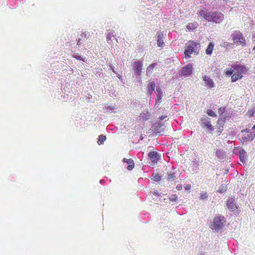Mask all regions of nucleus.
Returning a JSON list of instances; mask_svg holds the SVG:
<instances>
[{
  "instance_id": "f257e3e1",
  "label": "nucleus",
  "mask_w": 255,
  "mask_h": 255,
  "mask_svg": "<svg viewBox=\"0 0 255 255\" xmlns=\"http://www.w3.org/2000/svg\"><path fill=\"white\" fill-rule=\"evenodd\" d=\"M200 48V44L199 42L189 40L185 45L184 55L186 58H190L191 55L193 53L197 54Z\"/></svg>"
},
{
  "instance_id": "f03ea898",
  "label": "nucleus",
  "mask_w": 255,
  "mask_h": 255,
  "mask_svg": "<svg viewBox=\"0 0 255 255\" xmlns=\"http://www.w3.org/2000/svg\"><path fill=\"white\" fill-rule=\"evenodd\" d=\"M233 40V44L237 46L241 45L244 46L246 45V41L243 33L240 30L234 31L231 35Z\"/></svg>"
},
{
  "instance_id": "7ed1b4c3",
  "label": "nucleus",
  "mask_w": 255,
  "mask_h": 255,
  "mask_svg": "<svg viewBox=\"0 0 255 255\" xmlns=\"http://www.w3.org/2000/svg\"><path fill=\"white\" fill-rule=\"evenodd\" d=\"M249 128L242 130V138L247 141H252L255 137V124L252 127L249 126Z\"/></svg>"
},
{
  "instance_id": "20e7f679",
  "label": "nucleus",
  "mask_w": 255,
  "mask_h": 255,
  "mask_svg": "<svg viewBox=\"0 0 255 255\" xmlns=\"http://www.w3.org/2000/svg\"><path fill=\"white\" fill-rule=\"evenodd\" d=\"M224 15L221 12H210L209 15L206 16L205 19L208 21H213L216 23H219L222 21Z\"/></svg>"
},
{
  "instance_id": "39448f33",
  "label": "nucleus",
  "mask_w": 255,
  "mask_h": 255,
  "mask_svg": "<svg viewBox=\"0 0 255 255\" xmlns=\"http://www.w3.org/2000/svg\"><path fill=\"white\" fill-rule=\"evenodd\" d=\"M199 123L201 126L204 129H208L210 131H213L214 127L211 123V119L208 117H204L200 119Z\"/></svg>"
},
{
  "instance_id": "423d86ee",
  "label": "nucleus",
  "mask_w": 255,
  "mask_h": 255,
  "mask_svg": "<svg viewBox=\"0 0 255 255\" xmlns=\"http://www.w3.org/2000/svg\"><path fill=\"white\" fill-rule=\"evenodd\" d=\"M178 178V172L176 168L172 167L171 169H168L167 172V180L169 182H173L175 181Z\"/></svg>"
},
{
  "instance_id": "0eeeda50",
  "label": "nucleus",
  "mask_w": 255,
  "mask_h": 255,
  "mask_svg": "<svg viewBox=\"0 0 255 255\" xmlns=\"http://www.w3.org/2000/svg\"><path fill=\"white\" fill-rule=\"evenodd\" d=\"M224 219V217H217L214 218L213 224L212 225V229H215L216 231H219L223 226V220Z\"/></svg>"
},
{
  "instance_id": "6e6552de",
  "label": "nucleus",
  "mask_w": 255,
  "mask_h": 255,
  "mask_svg": "<svg viewBox=\"0 0 255 255\" xmlns=\"http://www.w3.org/2000/svg\"><path fill=\"white\" fill-rule=\"evenodd\" d=\"M143 66V62L140 60H136L133 62L132 66L133 70L135 75H140L141 74L142 67Z\"/></svg>"
},
{
  "instance_id": "1a4fd4ad",
  "label": "nucleus",
  "mask_w": 255,
  "mask_h": 255,
  "mask_svg": "<svg viewBox=\"0 0 255 255\" xmlns=\"http://www.w3.org/2000/svg\"><path fill=\"white\" fill-rule=\"evenodd\" d=\"M202 80L204 83V86L208 89H212L215 87V84L212 79L207 75H204L202 77Z\"/></svg>"
},
{
  "instance_id": "9d476101",
  "label": "nucleus",
  "mask_w": 255,
  "mask_h": 255,
  "mask_svg": "<svg viewBox=\"0 0 255 255\" xmlns=\"http://www.w3.org/2000/svg\"><path fill=\"white\" fill-rule=\"evenodd\" d=\"M193 68L191 64H188L183 67L180 70V75L185 76H188L192 73Z\"/></svg>"
},
{
  "instance_id": "9b49d317",
  "label": "nucleus",
  "mask_w": 255,
  "mask_h": 255,
  "mask_svg": "<svg viewBox=\"0 0 255 255\" xmlns=\"http://www.w3.org/2000/svg\"><path fill=\"white\" fill-rule=\"evenodd\" d=\"M226 123V120L224 119H219L217 122L216 128L217 129L218 135H220L224 130V126Z\"/></svg>"
},
{
  "instance_id": "f8f14e48",
  "label": "nucleus",
  "mask_w": 255,
  "mask_h": 255,
  "mask_svg": "<svg viewBox=\"0 0 255 255\" xmlns=\"http://www.w3.org/2000/svg\"><path fill=\"white\" fill-rule=\"evenodd\" d=\"M227 206L228 208L232 211H235L237 209V206L235 204V200L232 198L228 200L227 202Z\"/></svg>"
},
{
  "instance_id": "ddd939ff",
  "label": "nucleus",
  "mask_w": 255,
  "mask_h": 255,
  "mask_svg": "<svg viewBox=\"0 0 255 255\" xmlns=\"http://www.w3.org/2000/svg\"><path fill=\"white\" fill-rule=\"evenodd\" d=\"M148 156L151 161L155 163L157 162V161L159 159L160 156L158 153L156 151H150L149 152Z\"/></svg>"
},
{
  "instance_id": "4468645a",
  "label": "nucleus",
  "mask_w": 255,
  "mask_h": 255,
  "mask_svg": "<svg viewBox=\"0 0 255 255\" xmlns=\"http://www.w3.org/2000/svg\"><path fill=\"white\" fill-rule=\"evenodd\" d=\"M234 69L238 72V73L242 74L247 72V69L245 66L242 64H234L233 66Z\"/></svg>"
},
{
  "instance_id": "2eb2a0df",
  "label": "nucleus",
  "mask_w": 255,
  "mask_h": 255,
  "mask_svg": "<svg viewBox=\"0 0 255 255\" xmlns=\"http://www.w3.org/2000/svg\"><path fill=\"white\" fill-rule=\"evenodd\" d=\"M123 161L124 162L127 163V164H128V166H127V169L129 171L131 170L134 167V164L133 162V160L130 158V159H127L126 158H124L123 159Z\"/></svg>"
},
{
  "instance_id": "dca6fc26",
  "label": "nucleus",
  "mask_w": 255,
  "mask_h": 255,
  "mask_svg": "<svg viewBox=\"0 0 255 255\" xmlns=\"http://www.w3.org/2000/svg\"><path fill=\"white\" fill-rule=\"evenodd\" d=\"M155 84L153 81H150L147 84L146 86V90L147 93L151 95L153 91L155 90Z\"/></svg>"
},
{
  "instance_id": "f3484780",
  "label": "nucleus",
  "mask_w": 255,
  "mask_h": 255,
  "mask_svg": "<svg viewBox=\"0 0 255 255\" xmlns=\"http://www.w3.org/2000/svg\"><path fill=\"white\" fill-rule=\"evenodd\" d=\"M156 65V63H153L149 65L146 68V75H148L152 73L153 69L155 68Z\"/></svg>"
},
{
  "instance_id": "a211bd4d",
  "label": "nucleus",
  "mask_w": 255,
  "mask_h": 255,
  "mask_svg": "<svg viewBox=\"0 0 255 255\" xmlns=\"http://www.w3.org/2000/svg\"><path fill=\"white\" fill-rule=\"evenodd\" d=\"M214 47V44L213 42H210L208 45L207 48L206 50V54L207 55H211L213 49Z\"/></svg>"
},
{
  "instance_id": "6ab92c4d",
  "label": "nucleus",
  "mask_w": 255,
  "mask_h": 255,
  "mask_svg": "<svg viewBox=\"0 0 255 255\" xmlns=\"http://www.w3.org/2000/svg\"><path fill=\"white\" fill-rule=\"evenodd\" d=\"M243 77L242 74L240 73H235L231 77L232 82H234L237 81V80L242 79Z\"/></svg>"
},
{
  "instance_id": "aec40b11",
  "label": "nucleus",
  "mask_w": 255,
  "mask_h": 255,
  "mask_svg": "<svg viewBox=\"0 0 255 255\" xmlns=\"http://www.w3.org/2000/svg\"><path fill=\"white\" fill-rule=\"evenodd\" d=\"M197 14L198 15L203 16L204 18L205 19L206 16H208L209 15V12L207 13V10H206V8H205L204 9H201L199 10L197 12Z\"/></svg>"
},
{
  "instance_id": "412c9836",
  "label": "nucleus",
  "mask_w": 255,
  "mask_h": 255,
  "mask_svg": "<svg viewBox=\"0 0 255 255\" xmlns=\"http://www.w3.org/2000/svg\"><path fill=\"white\" fill-rule=\"evenodd\" d=\"M186 28L189 31L193 30L197 27V23H189L186 25Z\"/></svg>"
},
{
  "instance_id": "4be33fe9",
  "label": "nucleus",
  "mask_w": 255,
  "mask_h": 255,
  "mask_svg": "<svg viewBox=\"0 0 255 255\" xmlns=\"http://www.w3.org/2000/svg\"><path fill=\"white\" fill-rule=\"evenodd\" d=\"M106 139V136L103 134L100 135L98 137L97 143L99 145L103 144L104 142Z\"/></svg>"
},
{
  "instance_id": "5701e85b",
  "label": "nucleus",
  "mask_w": 255,
  "mask_h": 255,
  "mask_svg": "<svg viewBox=\"0 0 255 255\" xmlns=\"http://www.w3.org/2000/svg\"><path fill=\"white\" fill-rule=\"evenodd\" d=\"M158 37V38L157 39V45L158 47H162L164 45V42L162 39L161 35L159 34Z\"/></svg>"
},
{
  "instance_id": "b1692460",
  "label": "nucleus",
  "mask_w": 255,
  "mask_h": 255,
  "mask_svg": "<svg viewBox=\"0 0 255 255\" xmlns=\"http://www.w3.org/2000/svg\"><path fill=\"white\" fill-rule=\"evenodd\" d=\"M152 179L154 181L158 182L161 180V176L158 174H153Z\"/></svg>"
},
{
  "instance_id": "393cba45",
  "label": "nucleus",
  "mask_w": 255,
  "mask_h": 255,
  "mask_svg": "<svg viewBox=\"0 0 255 255\" xmlns=\"http://www.w3.org/2000/svg\"><path fill=\"white\" fill-rule=\"evenodd\" d=\"M157 97L156 100H160L162 98V92L161 90H157Z\"/></svg>"
},
{
  "instance_id": "a878e982",
  "label": "nucleus",
  "mask_w": 255,
  "mask_h": 255,
  "mask_svg": "<svg viewBox=\"0 0 255 255\" xmlns=\"http://www.w3.org/2000/svg\"><path fill=\"white\" fill-rule=\"evenodd\" d=\"M72 57L79 61H82L83 62L85 61V59L83 58L81 56H79L78 54H74L72 56Z\"/></svg>"
},
{
  "instance_id": "bb28decb",
  "label": "nucleus",
  "mask_w": 255,
  "mask_h": 255,
  "mask_svg": "<svg viewBox=\"0 0 255 255\" xmlns=\"http://www.w3.org/2000/svg\"><path fill=\"white\" fill-rule=\"evenodd\" d=\"M207 114L211 117H217V115L212 110H208L207 111Z\"/></svg>"
},
{
  "instance_id": "cd10ccee",
  "label": "nucleus",
  "mask_w": 255,
  "mask_h": 255,
  "mask_svg": "<svg viewBox=\"0 0 255 255\" xmlns=\"http://www.w3.org/2000/svg\"><path fill=\"white\" fill-rule=\"evenodd\" d=\"M208 197V194L206 192H202L201 193L200 199L204 200L207 199Z\"/></svg>"
},
{
  "instance_id": "c85d7f7f",
  "label": "nucleus",
  "mask_w": 255,
  "mask_h": 255,
  "mask_svg": "<svg viewBox=\"0 0 255 255\" xmlns=\"http://www.w3.org/2000/svg\"><path fill=\"white\" fill-rule=\"evenodd\" d=\"M233 72H234V70L232 68H230V69H229L228 70H227L226 71V74L227 75L230 76V75H232Z\"/></svg>"
},
{
  "instance_id": "c756f323",
  "label": "nucleus",
  "mask_w": 255,
  "mask_h": 255,
  "mask_svg": "<svg viewBox=\"0 0 255 255\" xmlns=\"http://www.w3.org/2000/svg\"><path fill=\"white\" fill-rule=\"evenodd\" d=\"M176 188L179 191L181 190L182 189V185L180 184H177Z\"/></svg>"
},
{
  "instance_id": "7c9ffc66",
  "label": "nucleus",
  "mask_w": 255,
  "mask_h": 255,
  "mask_svg": "<svg viewBox=\"0 0 255 255\" xmlns=\"http://www.w3.org/2000/svg\"><path fill=\"white\" fill-rule=\"evenodd\" d=\"M82 38H83L84 39L86 37V33H82L81 35Z\"/></svg>"
},
{
  "instance_id": "2f4dec72",
  "label": "nucleus",
  "mask_w": 255,
  "mask_h": 255,
  "mask_svg": "<svg viewBox=\"0 0 255 255\" xmlns=\"http://www.w3.org/2000/svg\"><path fill=\"white\" fill-rule=\"evenodd\" d=\"M81 40H82V39H81V38L79 39V40H78V42H77L78 45L80 46L82 44V43L81 42Z\"/></svg>"
},
{
  "instance_id": "473e14b6",
  "label": "nucleus",
  "mask_w": 255,
  "mask_h": 255,
  "mask_svg": "<svg viewBox=\"0 0 255 255\" xmlns=\"http://www.w3.org/2000/svg\"><path fill=\"white\" fill-rule=\"evenodd\" d=\"M226 190V188H224L223 187V188L219 189V192H221V193H223L224 191H225Z\"/></svg>"
},
{
  "instance_id": "72a5a7b5",
  "label": "nucleus",
  "mask_w": 255,
  "mask_h": 255,
  "mask_svg": "<svg viewBox=\"0 0 255 255\" xmlns=\"http://www.w3.org/2000/svg\"><path fill=\"white\" fill-rule=\"evenodd\" d=\"M176 198V196H175V195H173V196L172 197V198H170V200H171V201H175V200Z\"/></svg>"
},
{
  "instance_id": "f704fd0d",
  "label": "nucleus",
  "mask_w": 255,
  "mask_h": 255,
  "mask_svg": "<svg viewBox=\"0 0 255 255\" xmlns=\"http://www.w3.org/2000/svg\"><path fill=\"white\" fill-rule=\"evenodd\" d=\"M166 117H167L166 116H162L160 117H159V119L160 120H162L164 119L165 118H166Z\"/></svg>"
},
{
  "instance_id": "c9c22d12",
  "label": "nucleus",
  "mask_w": 255,
  "mask_h": 255,
  "mask_svg": "<svg viewBox=\"0 0 255 255\" xmlns=\"http://www.w3.org/2000/svg\"><path fill=\"white\" fill-rule=\"evenodd\" d=\"M185 189H187V190H189L190 189V185H187L185 186Z\"/></svg>"
},
{
  "instance_id": "e433bc0d",
  "label": "nucleus",
  "mask_w": 255,
  "mask_h": 255,
  "mask_svg": "<svg viewBox=\"0 0 255 255\" xmlns=\"http://www.w3.org/2000/svg\"><path fill=\"white\" fill-rule=\"evenodd\" d=\"M154 194L158 195V191H154Z\"/></svg>"
},
{
  "instance_id": "4c0bfd02",
  "label": "nucleus",
  "mask_w": 255,
  "mask_h": 255,
  "mask_svg": "<svg viewBox=\"0 0 255 255\" xmlns=\"http://www.w3.org/2000/svg\"><path fill=\"white\" fill-rule=\"evenodd\" d=\"M240 159H241V160L243 162H244V161H243V158H242V157H241V156H240Z\"/></svg>"
},
{
  "instance_id": "58836bf2",
  "label": "nucleus",
  "mask_w": 255,
  "mask_h": 255,
  "mask_svg": "<svg viewBox=\"0 0 255 255\" xmlns=\"http://www.w3.org/2000/svg\"><path fill=\"white\" fill-rule=\"evenodd\" d=\"M253 49H254V50H255V46H254V47Z\"/></svg>"
},
{
  "instance_id": "ea45409f",
  "label": "nucleus",
  "mask_w": 255,
  "mask_h": 255,
  "mask_svg": "<svg viewBox=\"0 0 255 255\" xmlns=\"http://www.w3.org/2000/svg\"><path fill=\"white\" fill-rule=\"evenodd\" d=\"M224 1H227V0H223Z\"/></svg>"
}]
</instances>
